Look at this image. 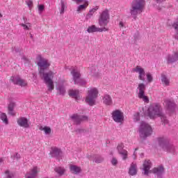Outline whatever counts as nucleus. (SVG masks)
<instances>
[{"label": "nucleus", "mask_w": 178, "mask_h": 178, "mask_svg": "<svg viewBox=\"0 0 178 178\" xmlns=\"http://www.w3.org/2000/svg\"><path fill=\"white\" fill-rule=\"evenodd\" d=\"M148 116L150 119H154L155 116H159L161 118V122H163L165 125L169 123L166 117L162 113V107H161V104L158 103H154L149 106L148 108Z\"/></svg>", "instance_id": "obj_1"}, {"label": "nucleus", "mask_w": 178, "mask_h": 178, "mask_svg": "<svg viewBox=\"0 0 178 178\" xmlns=\"http://www.w3.org/2000/svg\"><path fill=\"white\" fill-rule=\"evenodd\" d=\"M145 6V0H134L131 4L130 13L136 19L137 15L143 13V10Z\"/></svg>", "instance_id": "obj_2"}, {"label": "nucleus", "mask_w": 178, "mask_h": 178, "mask_svg": "<svg viewBox=\"0 0 178 178\" xmlns=\"http://www.w3.org/2000/svg\"><path fill=\"white\" fill-rule=\"evenodd\" d=\"M36 60L38 66L39 67V73L40 74V77H44L45 74H47L48 73H45V70L49 69V66H51V61L42 57V56L40 54L37 56Z\"/></svg>", "instance_id": "obj_3"}, {"label": "nucleus", "mask_w": 178, "mask_h": 178, "mask_svg": "<svg viewBox=\"0 0 178 178\" xmlns=\"http://www.w3.org/2000/svg\"><path fill=\"white\" fill-rule=\"evenodd\" d=\"M138 132L140 138L146 140L147 137H149L152 134V127L148 123L143 121L140 122Z\"/></svg>", "instance_id": "obj_4"}, {"label": "nucleus", "mask_w": 178, "mask_h": 178, "mask_svg": "<svg viewBox=\"0 0 178 178\" xmlns=\"http://www.w3.org/2000/svg\"><path fill=\"white\" fill-rule=\"evenodd\" d=\"M71 74L72 76L74 84H78V86H86L87 84V81H86L85 79L80 78L81 74L79 67H72Z\"/></svg>", "instance_id": "obj_5"}, {"label": "nucleus", "mask_w": 178, "mask_h": 178, "mask_svg": "<svg viewBox=\"0 0 178 178\" xmlns=\"http://www.w3.org/2000/svg\"><path fill=\"white\" fill-rule=\"evenodd\" d=\"M42 79H43L44 83L47 84V94H49V92H52V90H54V88H55V86L54 85V81L52 80L54 79L53 72H48V73L46 74L44 76H42Z\"/></svg>", "instance_id": "obj_6"}, {"label": "nucleus", "mask_w": 178, "mask_h": 178, "mask_svg": "<svg viewBox=\"0 0 178 178\" xmlns=\"http://www.w3.org/2000/svg\"><path fill=\"white\" fill-rule=\"evenodd\" d=\"M158 141L160 147H161L163 151H165L166 152H171V154H175L176 149L173 145L169 143L168 140H166L165 138H159Z\"/></svg>", "instance_id": "obj_7"}, {"label": "nucleus", "mask_w": 178, "mask_h": 178, "mask_svg": "<svg viewBox=\"0 0 178 178\" xmlns=\"http://www.w3.org/2000/svg\"><path fill=\"white\" fill-rule=\"evenodd\" d=\"M137 90H138V97L140 99H143V102L148 104V102H149V99L148 98V97L145 95V90H146L145 84H144L143 83H139L138 85Z\"/></svg>", "instance_id": "obj_8"}, {"label": "nucleus", "mask_w": 178, "mask_h": 178, "mask_svg": "<svg viewBox=\"0 0 178 178\" xmlns=\"http://www.w3.org/2000/svg\"><path fill=\"white\" fill-rule=\"evenodd\" d=\"M108 23H109V10H105L100 15V17L99 18V24L102 27H105V26H108Z\"/></svg>", "instance_id": "obj_9"}, {"label": "nucleus", "mask_w": 178, "mask_h": 178, "mask_svg": "<svg viewBox=\"0 0 178 178\" xmlns=\"http://www.w3.org/2000/svg\"><path fill=\"white\" fill-rule=\"evenodd\" d=\"M98 94H99L98 88H91L90 89V106H94V105H97Z\"/></svg>", "instance_id": "obj_10"}, {"label": "nucleus", "mask_w": 178, "mask_h": 178, "mask_svg": "<svg viewBox=\"0 0 178 178\" xmlns=\"http://www.w3.org/2000/svg\"><path fill=\"white\" fill-rule=\"evenodd\" d=\"M112 118L116 123H122L124 120L123 113L120 110H115L113 111Z\"/></svg>", "instance_id": "obj_11"}, {"label": "nucleus", "mask_w": 178, "mask_h": 178, "mask_svg": "<svg viewBox=\"0 0 178 178\" xmlns=\"http://www.w3.org/2000/svg\"><path fill=\"white\" fill-rule=\"evenodd\" d=\"M10 80L12 81L13 84L20 86V87H26V86H27V81L20 78V76L19 75H15L11 76Z\"/></svg>", "instance_id": "obj_12"}, {"label": "nucleus", "mask_w": 178, "mask_h": 178, "mask_svg": "<svg viewBox=\"0 0 178 178\" xmlns=\"http://www.w3.org/2000/svg\"><path fill=\"white\" fill-rule=\"evenodd\" d=\"M132 72L138 73V80H140L141 81H145V71L144 70V68L141 67V66L138 65L133 68Z\"/></svg>", "instance_id": "obj_13"}, {"label": "nucleus", "mask_w": 178, "mask_h": 178, "mask_svg": "<svg viewBox=\"0 0 178 178\" xmlns=\"http://www.w3.org/2000/svg\"><path fill=\"white\" fill-rule=\"evenodd\" d=\"M17 123L19 127H23L24 129L30 128V121L26 117H19L17 118Z\"/></svg>", "instance_id": "obj_14"}, {"label": "nucleus", "mask_w": 178, "mask_h": 178, "mask_svg": "<svg viewBox=\"0 0 178 178\" xmlns=\"http://www.w3.org/2000/svg\"><path fill=\"white\" fill-rule=\"evenodd\" d=\"M71 119L75 124H80L81 122H86L88 120V117L86 115H79L78 114H74L71 116Z\"/></svg>", "instance_id": "obj_15"}, {"label": "nucleus", "mask_w": 178, "mask_h": 178, "mask_svg": "<svg viewBox=\"0 0 178 178\" xmlns=\"http://www.w3.org/2000/svg\"><path fill=\"white\" fill-rule=\"evenodd\" d=\"M118 154L122 156L123 161H126L128 156L127 150L124 149V144L123 143H119L117 146Z\"/></svg>", "instance_id": "obj_16"}, {"label": "nucleus", "mask_w": 178, "mask_h": 178, "mask_svg": "<svg viewBox=\"0 0 178 178\" xmlns=\"http://www.w3.org/2000/svg\"><path fill=\"white\" fill-rule=\"evenodd\" d=\"M56 90L59 95H65L66 94V88H65V81H60L56 86Z\"/></svg>", "instance_id": "obj_17"}, {"label": "nucleus", "mask_w": 178, "mask_h": 178, "mask_svg": "<svg viewBox=\"0 0 178 178\" xmlns=\"http://www.w3.org/2000/svg\"><path fill=\"white\" fill-rule=\"evenodd\" d=\"M38 172H40V170L38 169V167L33 166L32 169H31L25 175L26 178H35L37 177V175H38Z\"/></svg>", "instance_id": "obj_18"}, {"label": "nucleus", "mask_w": 178, "mask_h": 178, "mask_svg": "<svg viewBox=\"0 0 178 178\" xmlns=\"http://www.w3.org/2000/svg\"><path fill=\"white\" fill-rule=\"evenodd\" d=\"M151 168H152V163H151V161L147 160L143 163V170L145 176H148V173H149V169H151Z\"/></svg>", "instance_id": "obj_19"}, {"label": "nucleus", "mask_w": 178, "mask_h": 178, "mask_svg": "<svg viewBox=\"0 0 178 178\" xmlns=\"http://www.w3.org/2000/svg\"><path fill=\"white\" fill-rule=\"evenodd\" d=\"M178 60V51L174 52L173 54H169L167 56V63L171 64L175 63V62H177Z\"/></svg>", "instance_id": "obj_20"}, {"label": "nucleus", "mask_w": 178, "mask_h": 178, "mask_svg": "<svg viewBox=\"0 0 178 178\" xmlns=\"http://www.w3.org/2000/svg\"><path fill=\"white\" fill-rule=\"evenodd\" d=\"M165 104L168 111H170V112H173V111H175V108H176V103H175V101L166 99Z\"/></svg>", "instance_id": "obj_21"}, {"label": "nucleus", "mask_w": 178, "mask_h": 178, "mask_svg": "<svg viewBox=\"0 0 178 178\" xmlns=\"http://www.w3.org/2000/svg\"><path fill=\"white\" fill-rule=\"evenodd\" d=\"M152 172L154 175H156V176H158V178H162V175H163V172H165V169L163 168V166H159V167L153 168Z\"/></svg>", "instance_id": "obj_22"}, {"label": "nucleus", "mask_w": 178, "mask_h": 178, "mask_svg": "<svg viewBox=\"0 0 178 178\" xmlns=\"http://www.w3.org/2000/svg\"><path fill=\"white\" fill-rule=\"evenodd\" d=\"M109 29H108V28L106 27H104V28H98L97 26H95V25H92L91 26H90V33H102V31H108Z\"/></svg>", "instance_id": "obj_23"}, {"label": "nucleus", "mask_w": 178, "mask_h": 178, "mask_svg": "<svg viewBox=\"0 0 178 178\" xmlns=\"http://www.w3.org/2000/svg\"><path fill=\"white\" fill-rule=\"evenodd\" d=\"M103 104H104V105H108V106H111V105L113 104V101L112 100V97H111V95L108 94L104 95Z\"/></svg>", "instance_id": "obj_24"}, {"label": "nucleus", "mask_w": 178, "mask_h": 178, "mask_svg": "<svg viewBox=\"0 0 178 178\" xmlns=\"http://www.w3.org/2000/svg\"><path fill=\"white\" fill-rule=\"evenodd\" d=\"M129 176H136L137 175V164L136 163H132L129 169Z\"/></svg>", "instance_id": "obj_25"}, {"label": "nucleus", "mask_w": 178, "mask_h": 178, "mask_svg": "<svg viewBox=\"0 0 178 178\" xmlns=\"http://www.w3.org/2000/svg\"><path fill=\"white\" fill-rule=\"evenodd\" d=\"M60 154H62V151H60V149L56 147H51V150L50 151V155H51L53 158H56L57 156L60 155Z\"/></svg>", "instance_id": "obj_26"}, {"label": "nucleus", "mask_w": 178, "mask_h": 178, "mask_svg": "<svg viewBox=\"0 0 178 178\" xmlns=\"http://www.w3.org/2000/svg\"><path fill=\"white\" fill-rule=\"evenodd\" d=\"M69 95L70 97L74 98L76 101L80 100V95L79 94V90H70L69 91Z\"/></svg>", "instance_id": "obj_27"}, {"label": "nucleus", "mask_w": 178, "mask_h": 178, "mask_svg": "<svg viewBox=\"0 0 178 178\" xmlns=\"http://www.w3.org/2000/svg\"><path fill=\"white\" fill-rule=\"evenodd\" d=\"M161 82L163 86H165V87H168V86H170V79L168 78L166 74L164 73L161 74Z\"/></svg>", "instance_id": "obj_28"}, {"label": "nucleus", "mask_w": 178, "mask_h": 178, "mask_svg": "<svg viewBox=\"0 0 178 178\" xmlns=\"http://www.w3.org/2000/svg\"><path fill=\"white\" fill-rule=\"evenodd\" d=\"M70 170L74 175H79V173H80L81 172V168H80L79 166H77V165H70Z\"/></svg>", "instance_id": "obj_29"}, {"label": "nucleus", "mask_w": 178, "mask_h": 178, "mask_svg": "<svg viewBox=\"0 0 178 178\" xmlns=\"http://www.w3.org/2000/svg\"><path fill=\"white\" fill-rule=\"evenodd\" d=\"M83 4L80 5L77 7L76 11L79 13L83 12V10H86L87 8H88V1L87 0H85V1H83Z\"/></svg>", "instance_id": "obj_30"}, {"label": "nucleus", "mask_w": 178, "mask_h": 178, "mask_svg": "<svg viewBox=\"0 0 178 178\" xmlns=\"http://www.w3.org/2000/svg\"><path fill=\"white\" fill-rule=\"evenodd\" d=\"M8 115L11 116H15L16 115V111H15V103H10L8 107Z\"/></svg>", "instance_id": "obj_31"}, {"label": "nucleus", "mask_w": 178, "mask_h": 178, "mask_svg": "<svg viewBox=\"0 0 178 178\" xmlns=\"http://www.w3.org/2000/svg\"><path fill=\"white\" fill-rule=\"evenodd\" d=\"M0 119L6 124H9V120H8V115H6V113H0Z\"/></svg>", "instance_id": "obj_32"}, {"label": "nucleus", "mask_w": 178, "mask_h": 178, "mask_svg": "<svg viewBox=\"0 0 178 178\" xmlns=\"http://www.w3.org/2000/svg\"><path fill=\"white\" fill-rule=\"evenodd\" d=\"M40 130L44 131L46 136L51 134V132L52 131V129H51V127H40Z\"/></svg>", "instance_id": "obj_33"}, {"label": "nucleus", "mask_w": 178, "mask_h": 178, "mask_svg": "<svg viewBox=\"0 0 178 178\" xmlns=\"http://www.w3.org/2000/svg\"><path fill=\"white\" fill-rule=\"evenodd\" d=\"M56 173H57L58 175H59V176H62L63 175H65V170L64 168H62V167H56L55 169H54Z\"/></svg>", "instance_id": "obj_34"}, {"label": "nucleus", "mask_w": 178, "mask_h": 178, "mask_svg": "<svg viewBox=\"0 0 178 178\" xmlns=\"http://www.w3.org/2000/svg\"><path fill=\"white\" fill-rule=\"evenodd\" d=\"M20 26L23 27L24 30H31V27H33V25L30 22L20 24Z\"/></svg>", "instance_id": "obj_35"}, {"label": "nucleus", "mask_w": 178, "mask_h": 178, "mask_svg": "<svg viewBox=\"0 0 178 178\" xmlns=\"http://www.w3.org/2000/svg\"><path fill=\"white\" fill-rule=\"evenodd\" d=\"M93 162H95V163H102V162H104V157L99 155L95 156Z\"/></svg>", "instance_id": "obj_36"}, {"label": "nucleus", "mask_w": 178, "mask_h": 178, "mask_svg": "<svg viewBox=\"0 0 178 178\" xmlns=\"http://www.w3.org/2000/svg\"><path fill=\"white\" fill-rule=\"evenodd\" d=\"M97 70L98 67L97 66H93L91 68V73L93 74V76H95V77H98L99 76V72H97Z\"/></svg>", "instance_id": "obj_37"}, {"label": "nucleus", "mask_w": 178, "mask_h": 178, "mask_svg": "<svg viewBox=\"0 0 178 178\" xmlns=\"http://www.w3.org/2000/svg\"><path fill=\"white\" fill-rule=\"evenodd\" d=\"M65 8H66V3H65V1L61 0L60 10V15H63V13H65Z\"/></svg>", "instance_id": "obj_38"}, {"label": "nucleus", "mask_w": 178, "mask_h": 178, "mask_svg": "<svg viewBox=\"0 0 178 178\" xmlns=\"http://www.w3.org/2000/svg\"><path fill=\"white\" fill-rule=\"evenodd\" d=\"M12 159L14 161H19L20 159L21 156L19 153H15L13 155L11 156Z\"/></svg>", "instance_id": "obj_39"}, {"label": "nucleus", "mask_w": 178, "mask_h": 178, "mask_svg": "<svg viewBox=\"0 0 178 178\" xmlns=\"http://www.w3.org/2000/svg\"><path fill=\"white\" fill-rule=\"evenodd\" d=\"M147 79V81L148 83H152L154 78L152 77V75L150 73H147L146 74Z\"/></svg>", "instance_id": "obj_40"}, {"label": "nucleus", "mask_w": 178, "mask_h": 178, "mask_svg": "<svg viewBox=\"0 0 178 178\" xmlns=\"http://www.w3.org/2000/svg\"><path fill=\"white\" fill-rule=\"evenodd\" d=\"M134 122H138L140 120V113H136L134 115Z\"/></svg>", "instance_id": "obj_41"}, {"label": "nucleus", "mask_w": 178, "mask_h": 178, "mask_svg": "<svg viewBox=\"0 0 178 178\" xmlns=\"http://www.w3.org/2000/svg\"><path fill=\"white\" fill-rule=\"evenodd\" d=\"M97 9H99L98 6H95V8H92L90 10V16H92V15H94V13H95V12H97Z\"/></svg>", "instance_id": "obj_42"}, {"label": "nucleus", "mask_w": 178, "mask_h": 178, "mask_svg": "<svg viewBox=\"0 0 178 178\" xmlns=\"http://www.w3.org/2000/svg\"><path fill=\"white\" fill-rule=\"evenodd\" d=\"M26 3L27 6L29 8V9H32L33 8V1L27 0L26 1Z\"/></svg>", "instance_id": "obj_43"}, {"label": "nucleus", "mask_w": 178, "mask_h": 178, "mask_svg": "<svg viewBox=\"0 0 178 178\" xmlns=\"http://www.w3.org/2000/svg\"><path fill=\"white\" fill-rule=\"evenodd\" d=\"M111 162V164L113 165V166H116V165H118V163L117 159L115 157H113Z\"/></svg>", "instance_id": "obj_44"}, {"label": "nucleus", "mask_w": 178, "mask_h": 178, "mask_svg": "<svg viewBox=\"0 0 178 178\" xmlns=\"http://www.w3.org/2000/svg\"><path fill=\"white\" fill-rule=\"evenodd\" d=\"M85 102L88 104V105H90V91L88 92V95L85 98Z\"/></svg>", "instance_id": "obj_45"}, {"label": "nucleus", "mask_w": 178, "mask_h": 178, "mask_svg": "<svg viewBox=\"0 0 178 178\" xmlns=\"http://www.w3.org/2000/svg\"><path fill=\"white\" fill-rule=\"evenodd\" d=\"M44 9H45V7L44 6V5H39L38 6V10H39V13H42V12L44 11Z\"/></svg>", "instance_id": "obj_46"}, {"label": "nucleus", "mask_w": 178, "mask_h": 178, "mask_svg": "<svg viewBox=\"0 0 178 178\" xmlns=\"http://www.w3.org/2000/svg\"><path fill=\"white\" fill-rule=\"evenodd\" d=\"M74 2H76V3H81L83 2H86V0H72Z\"/></svg>", "instance_id": "obj_47"}, {"label": "nucleus", "mask_w": 178, "mask_h": 178, "mask_svg": "<svg viewBox=\"0 0 178 178\" xmlns=\"http://www.w3.org/2000/svg\"><path fill=\"white\" fill-rule=\"evenodd\" d=\"M156 3H162V2H165V0H154Z\"/></svg>", "instance_id": "obj_48"}, {"label": "nucleus", "mask_w": 178, "mask_h": 178, "mask_svg": "<svg viewBox=\"0 0 178 178\" xmlns=\"http://www.w3.org/2000/svg\"><path fill=\"white\" fill-rule=\"evenodd\" d=\"M120 27H124V23L123 22H120Z\"/></svg>", "instance_id": "obj_49"}, {"label": "nucleus", "mask_w": 178, "mask_h": 178, "mask_svg": "<svg viewBox=\"0 0 178 178\" xmlns=\"http://www.w3.org/2000/svg\"><path fill=\"white\" fill-rule=\"evenodd\" d=\"M33 78L34 79V80H35V79H37V74H35V73H33Z\"/></svg>", "instance_id": "obj_50"}, {"label": "nucleus", "mask_w": 178, "mask_h": 178, "mask_svg": "<svg viewBox=\"0 0 178 178\" xmlns=\"http://www.w3.org/2000/svg\"><path fill=\"white\" fill-rule=\"evenodd\" d=\"M87 31L88 33H90V27L88 28Z\"/></svg>", "instance_id": "obj_51"}, {"label": "nucleus", "mask_w": 178, "mask_h": 178, "mask_svg": "<svg viewBox=\"0 0 178 178\" xmlns=\"http://www.w3.org/2000/svg\"><path fill=\"white\" fill-rule=\"evenodd\" d=\"M31 35V38H33V35L31 33H30Z\"/></svg>", "instance_id": "obj_52"}, {"label": "nucleus", "mask_w": 178, "mask_h": 178, "mask_svg": "<svg viewBox=\"0 0 178 178\" xmlns=\"http://www.w3.org/2000/svg\"><path fill=\"white\" fill-rule=\"evenodd\" d=\"M0 163H2V159H0Z\"/></svg>", "instance_id": "obj_53"}, {"label": "nucleus", "mask_w": 178, "mask_h": 178, "mask_svg": "<svg viewBox=\"0 0 178 178\" xmlns=\"http://www.w3.org/2000/svg\"><path fill=\"white\" fill-rule=\"evenodd\" d=\"M134 155H137V153H136V152H134Z\"/></svg>", "instance_id": "obj_54"}, {"label": "nucleus", "mask_w": 178, "mask_h": 178, "mask_svg": "<svg viewBox=\"0 0 178 178\" xmlns=\"http://www.w3.org/2000/svg\"><path fill=\"white\" fill-rule=\"evenodd\" d=\"M138 148H136V149H135V151H138Z\"/></svg>", "instance_id": "obj_55"}, {"label": "nucleus", "mask_w": 178, "mask_h": 178, "mask_svg": "<svg viewBox=\"0 0 178 178\" xmlns=\"http://www.w3.org/2000/svg\"><path fill=\"white\" fill-rule=\"evenodd\" d=\"M0 17H2V14L0 13Z\"/></svg>", "instance_id": "obj_56"}]
</instances>
